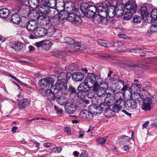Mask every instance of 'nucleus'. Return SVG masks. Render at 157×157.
Listing matches in <instances>:
<instances>
[{"instance_id": "nucleus-1", "label": "nucleus", "mask_w": 157, "mask_h": 157, "mask_svg": "<svg viewBox=\"0 0 157 157\" xmlns=\"http://www.w3.org/2000/svg\"><path fill=\"white\" fill-rule=\"evenodd\" d=\"M54 82L53 79L51 78H47L42 79L39 82V85L44 87H49L51 85V89L45 90L44 88L41 89L39 91L43 96H46L50 101H53L55 99L56 97V94H57L59 92L57 88L58 84L53 86Z\"/></svg>"}, {"instance_id": "nucleus-2", "label": "nucleus", "mask_w": 157, "mask_h": 157, "mask_svg": "<svg viewBox=\"0 0 157 157\" xmlns=\"http://www.w3.org/2000/svg\"><path fill=\"white\" fill-rule=\"evenodd\" d=\"M117 5L116 0H105L101 5L98 6V10L101 12H105L109 17L113 18L116 15L115 5Z\"/></svg>"}, {"instance_id": "nucleus-3", "label": "nucleus", "mask_w": 157, "mask_h": 157, "mask_svg": "<svg viewBox=\"0 0 157 157\" xmlns=\"http://www.w3.org/2000/svg\"><path fill=\"white\" fill-rule=\"evenodd\" d=\"M80 10L84 16L88 17H93L98 10L94 6H90L88 3L82 2L81 4Z\"/></svg>"}, {"instance_id": "nucleus-4", "label": "nucleus", "mask_w": 157, "mask_h": 157, "mask_svg": "<svg viewBox=\"0 0 157 157\" xmlns=\"http://www.w3.org/2000/svg\"><path fill=\"white\" fill-rule=\"evenodd\" d=\"M90 88V84L85 80L84 82L81 83L78 86V92L77 93V95L78 98L83 99L85 97V92L89 91Z\"/></svg>"}, {"instance_id": "nucleus-5", "label": "nucleus", "mask_w": 157, "mask_h": 157, "mask_svg": "<svg viewBox=\"0 0 157 157\" xmlns=\"http://www.w3.org/2000/svg\"><path fill=\"white\" fill-rule=\"evenodd\" d=\"M67 78V75L64 72L59 74L58 77V81L55 84H58V89L59 91H63L67 89V84L65 83Z\"/></svg>"}, {"instance_id": "nucleus-6", "label": "nucleus", "mask_w": 157, "mask_h": 157, "mask_svg": "<svg viewBox=\"0 0 157 157\" xmlns=\"http://www.w3.org/2000/svg\"><path fill=\"white\" fill-rule=\"evenodd\" d=\"M48 2V0H28V2L30 7L33 9H37V11L41 13L40 8H43L45 4Z\"/></svg>"}, {"instance_id": "nucleus-7", "label": "nucleus", "mask_w": 157, "mask_h": 157, "mask_svg": "<svg viewBox=\"0 0 157 157\" xmlns=\"http://www.w3.org/2000/svg\"><path fill=\"white\" fill-rule=\"evenodd\" d=\"M43 8H40L41 13L48 14L51 17L57 15L59 13V11L56 8H49V7L45 4Z\"/></svg>"}, {"instance_id": "nucleus-8", "label": "nucleus", "mask_w": 157, "mask_h": 157, "mask_svg": "<svg viewBox=\"0 0 157 157\" xmlns=\"http://www.w3.org/2000/svg\"><path fill=\"white\" fill-rule=\"evenodd\" d=\"M21 26L23 28L26 27L30 33H33L34 35V32L36 31L38 27V24L36 21H29L27 24L26 23L23 25H21Z\"/></svg>"}, {"instance_id": "nucleus-9", "label": "nucleus", "mask_w": 157, "mask_h": 157, "mask_svg": "<svg viewBox=\"0 0 157 157\" xmlns=\"http://www.w3.org/2000/svg\"><path fill=\"white\" fill-rule=\"evenodd\" d=\"M98 13L99 14H96L94 15L93 17V21L95 24L100 23H103L104 20L106 21V13L105 12H100L98 11Z\"/></svg>"}, {"instance_id": "nucleus-10", "label": "nucleus", "mask_w": 157, "mask_h": 157, "mask_svg": "<svg viewBox=\"0 0 157 157\" xmlns=\"http://www.w3.org/2000/svg\"><path fill=\"white\" fill-rule=\"evenodd\" d=\"M67 20L69 21L77 24H80L82 22V20L80 17L73 12H70Z\"/></svg>"}, {"instance_id": "nucleus-11", "label": "nucleus", "mask_w": 157, "mask_h": 157, "mask_svg": "<svg viewBox=\"0 0 157 157\" xmlns=\"http://www.w3.org/2000/svg\"><path fill=\"white\" fill-rule=\"evenodd\" d=\"M124 6L127 10L136 12L137 6L135 0H128Z\"/></svg>"}, {"instance_id": "nucleus-12", "label": "nucleus", "mask_w": 157, "mask_h": 157, "mask_svg": "<svg viewBox=\"0 0 157 157\" xmlns=\"http://www.w3.org/2000/svg\"><path fill=\"white\" fill-rule=\"evenodd\" d=\"M10 47L16 52H21L25 50V45L21 42L12 43L10 45Z\"/></svg>"}, {"instance_id": "nucleus-13", "label": "nucleus", "mask_w": 157, "mask_h": 157, "mask_svg": "<svg viewBox=\"0 0 157 157\" xmlns=\"http://www.w3.org/2000/svg\"><path fill=\"white\" fill-rule=\"evenodd\" d=\"M151 22L149 23L148 26H149V32L148 31V34L149 33H153L157 32V19H154L152 18Z\"/></svg>"}, {"instance_id": "nucleus-14", "label": "nucleus", "mask_w": 157, "mask_h": 157, "mask_svg": "<svg viewBox=\"0 0 157 157\" xmlns=\"http://www.w3.org/2000/svg\"><path fill=\"white\" fill-rule=\"evenodd\" d=\"M93 113L86 110H84L81 111L80 113L79 116L80 117L90 120L93 117Z\"/></svg>"}, {"instance_id": "nucleus-15", "label": "nucleus", "mask_w": 157, "mask_h": 157, "mask_svg": "<svg viewBox=\"0 0 157 157\" xmlns=\"http://www.w3.org/2000/svg\"><path fill=\"white\" fill-rule=\"evenodd\" d=\"M137 103L136 101L130 99L127 101L124 105L128 110L134 109L137 108Z\"/></svg>"}, {"instance_id": "nucleus-16", "label": "nucleus", "mask_w": 157, "mask_h": 157, "mask_svg": "<svg viewBox=\"0 0 157 157\" xmlns=\"http://www.w3.org/2000/svg\"><path fill=\"white\" fill-rule=\"evenodd\" d=\"M124 6L121 4L115 5L116 15V17H121L123 14L124 9Z\"/></svg>"}, {"instance_id": "nucleus-17", "label": "nucleus", "mask_w": 157, "mask_h": 157, "mask_svg": "<svg viewBox=\"0 0 157 157\" xmlns=\"http://www.w3.org/2000/svg\"><path fill=\"white\" fill-rule=\"evenodd\" d=\"M47 34V30L43 27H39L37 29L36 32H34V35L38 37H43Z\"/></svg>"}, {"instance_id": "nucleus-18", "label": "nucleus", "mask_w": 157, "mask_h": 157, "mask_svg": "<svg viewBox=\"0 0 157 157\" xmlns=\"http://www.w3.org/2000/svg\"><path fill=\"white\" fill-rule=\"evenodd\" d=\"M65 10L69 12L73 11L76 12H78V10L75 7V4L71 2H66L65 4Z\"/></svg>"}, {"instance_id": "nucleus-19", "label": "nucleus", "mask_w": 157, "mask_h": 157, "mask_svg": "<svg viewBox=\"0 0 157 157\" xmlns=\"http://www.w3.org/2000/svg\"><path fill=\"white\" fill-rule=\"evenodd\" d=\"M85 81L88 83H90L93 86L94 83L96 81V77L94 74L92 73H88L87 76L86 77Z\"/></svg>"}, {"instance_id": "nucleus-20", "label": "nucleus", "mask_w": 157, "mask_h": 157, "mask_svg": "<svg viewBox=\"0 0 157 157\" xmlns=\"http://www.w3.org/2000/svg\"><path fill=\"white\" fill-rule=\"evenodd\" d=\"M30 102V100L27 99L25 98L19 101L17 105L18 108L22 109L26 107Z\"/></svg>"}, {"instance_id": "nucleus-21", "label": "nucleus", "mask_w": 157, "mask_h": 157, "mask_svg": "<svg viewBox=\"0 0 157 157\" xmlns=\"http://www.w3.org/2000/svg\"><path fill=\"white\" fill-rule=\"evenodd\" d=\"M69 13V11L63 9L60 11L57 17L62 21L64 19L67 20Z\"/></svg>"}, {"instance_id": "nucleus-22", "label": "nucleus", "mask_w": 157, "mask_h": 157, "mask_svg": "<svg viewBox=\"0 0 157 157\" xmlns=\"http://www.w3.org/2000/svg\"><path fill=\"white\" fill-rule=\"evenodd\" d=\"M56 94H55L56 96L55 99L56 98V101L59 104L62 105H66L68 103V99L67 98L63 96L60 97L58 95H56Z\"/></svg>"}, {"instance_id": "nucleus-23", "label": "nucleus", "mask_w": 157, "mask_h": 157, "mask_svg": "<svg viewBox=\"0 0 157 157\" xmlns=\"http://www.w3.org/2000/svg\"><path fill=\"white\" fill-rule=\"evenodd\" d=\"M72 79L76 81H81L83 79L84 75L81 72H75L72 75Z\"/></svg>"}, {"instance_id": "nucleus-24", "label": "nucleus", "mask_w": 157, "mask_h": 157, "mask_svg": "<svg viewBox=\"0 0 157 157\" xmlns=\"http://www.w3.org/2000/svg\"><path fill=\"white\" fill-rule=\"evenodd\" d=\"M124 103L123 101L121 102H116V104L112 107L113 110L114 112L118 113L121 109L124 106Z\"/></svg>"}, {"instance_id": "nucleus-25", "label": "nucleus", "mask_w": 157, "mask_h": 157, "mask_svg": "<svg viewBox=\"0 0 157 157\" xmlns=\"http://www.w3.org/2000/svg\"><path fill=\"white\" fill-rule=\"evenodd\" d=\"M64 108L66 113L69 114L73 113L76 110L75 106L73 104L70 105H66L65 106Z\"/></svg>"}, {"instance_id": "nucleus-26", "label": "nucleus", "mask_w": 157, "mask_h": 157, "mask_svg": "<svg viewBox=\"0 0 157 157\" xmlns=\"http://www.w3.org/2000/svg\"><path fill=\"white\" fill-rule=\"evenodd\" d=\"M124 96V94L122 92H117L114 96V98L116 102H121L123 101V102L124 103V101L123 100V98Z\"/></svg>"}, {"instance_id": "nucleus-27", "label": "nucleus", "mask_w": 157, "mask_h": 157, "mask_svg": "<svg viewBox=\"0 0 157 157\" xmlns=\"http://www.w3.org/2000/svg\"><path fill=\"white\" fill-rule=\"evenodd\" d=\"M130 140L129 137L123 136L119 138L118 140V142L121 144L123 145H126L127 143H129Z\"/></svg>"}, {"instance_id": "nucleus-28", "label": "nucleus", "mask_w": 157, "mask_h": 157, "mask_svg": "<svg viewBox=\"0 0 157 157\" xmlns=\"http://www.w3.org/2000/svg\"><path fill=\"white\" fill-rule=\"evenodd\" d=\"M141 14L143 19L145 22L147 21V8L144 6L141 7L140 9Z\"/></svg>"}, {"instance_id": "nucleus-29", "label": "nucleus", "mask_w": 157, "mask_h": 157, "mask_svg": "<svg viewBox=\"0 0 157 157\" xmlns=\"http://www.w3.org/2000/svg\"><path fill=\"white\" fill-rule=\"evenodd\" d=\"M61 21L58 17H51L49 19V23L53 26L59 25Z\"/></svg>"}, {"instance_id": "nucleus-30", "label": "nucleus", "mask_w": 157, "mask_h": 157, "mask_svg": "<svg viewBox=\"0 0 157 157\" xmlns=\"http://www.w3.org/2000/svg\"><path fill=\"white\" fill-rule=\"evenodd\" d=\"M131 99L136 101L138 103H140L141 99L140 95L137 92H134L130 96Z\"/></svg>"}, {"instance_id": "nucleus-31", "label": "nucleus", "mask_w": 157, "mask_h": 157, "mask_svg": "<svg viewBox=\"0 0 157 157\" xmlns=\"http://www.w3.org/2000/svg\"><path fill=\"white\" fill-rule=\"evenodd\" d=\"M11 21L14 24H17L20 21L19 15L17 13L13 14L11 17Z\"/></svg>"}, {"instance_id": "nucleus-32", "label": "nucleus", "mask_w": 157, "mask_h": 157, "mask_svg": "<svg viewBox=\"0 0 157 157\" xmlns=\"http://www.w3.org/2000/svg\"><path fill=\"white\" fill-rule=\"evenodd\" d=\"M64 40L65 43L67 44L68 45H69L68 46L70 47L72 49L73 48V45L76 43L75 42L74 39L71 37H66L64 38Z\"/></svg>"}, {"instance_id": "nucleus-33", "label": "nucleus", "mask_w": 157, "mask_h": 157, "mask_svg": "<svg viewBox=\"0 0 157 157\" xmlns=\"http://www.w3.org/2000/svg\"><path fill=\"white\" fill-rule=\"evenodd\" d=\"M104 83V82L101 78H96V81L93 85L94 90L97 91L99 88V86Z\"/></svg>"}, {"instance_id": "nucleus-34", "label": "nucleus", "mask_w": 157, "mask_h": 157, "mask_svg": "<svg viewBox=\"0 0 157 157\" xmlns=\"http://www.w3.org/2000/svg\"><path fill=\"white\" fill-rule=\"evenodd\" d=\"M42 47L45 50H48L51 48L52 45V42L48 40H43Z\"/></svg>"}, {"instance_id": "nucleus-35", "label": "nucleus", "mask_w": 157, "mask_h": 157, "mask_svg": "<svg viewBox=\"0 0 157 157\" xmlns=\"http://www.w3.org/2000/svg\"><path fill=\"white\" fill-rule=\"evenodd\" d=\"M10 11L6 8L0 10V17L2 18H6L9 14Z\"/></svg>"}, {"instance_id": "nucleus-36", "label": "nucleus", "mask_w": 157, "mask_h": 157, "mask_svg": "<svg viewBox=\"0 0 157 157\" xmlns=\"http://www.w3.org/2000/svg\"><path fill=\"white\" fill-rule=\"evenodd\" d=\"M20 11H22L24 14H28L30 11L29 7L25 4H22L20 8Z\"/></svg>"}, {"instance_id": "nucleus-37", "label": "nucleus", "mask_w": 157, "mask_h": 157, "mask_svg": "<svg viewBox=\"0 0 157 157\" xmlns=\"http://www.w3.org/2000/svg\"><path fill=\"white\" fill-rule=\"evenodd\" d=\"M136 12H133L130 10H127L125 12L124 15L123 17L124 19L125 20H129L131 19L133 16V13H135Z\"/></svg>"}, {"instance_id": "nucleus-38", "label": "nucleus", "mask_w": 157, "mask_h": 157, "mask_svg": "<svg viewBox=\"0 0 157 157\" xmlns=\"http://www.w3.org/2000/svg\"><path fill=\"white\" fill-rule=\"evenodd\" d=\"M97 42L99 45L105 47L111 46V45L109 44V42L107 40L98 39L97 40Z\"/></svg>"}, {"instance_id": "nucleus-39", "label": "nucleus", "mask_w": 157, "mask_h": 157, "mask_svg": "<svg viewBox=\"0 0 157 157\" xmlns=\"http://www.w3.org/2000/svg\"><path fill=\"white\" fill-rule=\"evenodd\" d=\"M105 91V88L101 87L99 88L98 90L95 91H97V94L98 97H103L106 95Z\"/></svg>"}, {"instance_id": "nucleus-40", "label": "nucleus", "mask_w": 157, "mask_h": 157, "mask_svg": "<svg viewBox=\"0 0 157 157\" xmlns=\"http://www.w3.org/2000/svg\"><path fill=\"white\" fill-rule=\"evenodd\" d=\"M148 96L149 97H151V94H148ZM154 98L153 97L149 98L148 97V110H150L151 109V108L153 106L151 105L154 104L153 100Z\"/></svg>"}, {"instance_id": "nucleus-41", "label": "nucleus", "mask_w": 157, "mask_h": 157, "mask_svg": "<svg viewBox=\"0 0 157 157\" xmlns=\"http://www.w3.org/2000/svg\"><path fill=\"white\" fill-rule=\"evenodd\" d=\"M56 8H63L64 9L65 2H64L63 0H57L56 1Z\"/></svg>"}, {"instance_id": "nucleus-42", "label": "nucleus", "mask_w": 157, "mask_h": 157, "mask_svg": "<svg viewBox=\"0 0 157 157\" xmlns=\"http://www.w3.org/2000/svg\"><path fill=\"white\" fill-rule=\"evenodd\" d=\"M47 6H48L49 8H56V1L55 0H51L49 1L48 0V2L46 4Z\"/></svg>"}, {"instance_id": "nucleus-43", "label": "nucleus", "mask_w": 157, "mask_h": 157, "mask_svg": "<svg viewBox=\"0 0 157 157\" xmlns=\"http://www.w3.org/2000/svg\"><path fill=\"white\" fill-rule=\"evenodd\" d=\"M141 108L142 109L147 111V97H146L143 100V102L141 104Z\"/></svg>"}, {"instance_id": "nucleus-44", "label": "nucleus", "mask_w": 157, "mask_h": 157, "mask_svg": "<svg viewBox=\"0 0 157 157\" xmlns=\"http://www.w3.org/2000/svg\"><path fill=\"white\" fill-rule=\"evenodd\" d=\"M73 48H75L76 49L84 50L86 49V47L85 45H81L80 43H76L73 45Z\"/></svg>"}, {"instance_id": "nucleus-45", "label": "nucleus", "mask_w": 157, "mask_h": 157, "mask_svg": "<svg viewBox=\"0 0 157 157\" xmlns=\"http://www.w3.org/2000/svg\"><path fill=\"white\" fill-rule=\"evenodd\" d=\"M108 137V136H106L103 138L98 137L96 141L98 144H103L105 142Z\"/></svg>"}, {"instance_id": "nucleus-46", "label": "nucleus", "mask_w": 157, "mask_h": 157, "mask_svg": "<svg viewBox=\"0 0 157 157\" xmlns=\"http://www.w3.org/2000/svg\"><path fill=\"white\" fill-rule=\"evenodd\" d=\"M146 50V48L142 49L141 48H135L131 49L130 50V52L135 53H136L137 52H139L140 53L144 52H147Z\"/></svg>"}, {"instance_id": "nucleus-47", "label": "nucleus", "mask_w": 157, "mask_h": 157, "mask_svg": "<svg viewBox=\"0 0 157 157\" xmlns=\"http://www.w3.org/2000/svg\"><path fill=\"white\" fill-rule=\"evenodd\" d=\"M142 20V18L140 16L135 15L133 18V22L137 24L140 23Z\"/></svg>"}, {"instance_id": "nucleus-48", "label": "nucleus", "mask_w": 157, "mask_h": 157, "mask_svg": "<svg viewBox=\"0 0 157 157\" xmlns=\"http://www.w3.org/2000/svg\"><path fill=\"white\" fill-rule=\"evenodd\" d=\"M55 32V30L54 28H49L48 31H47V35L49 37L52 36H54Z\"/></svg>"}, {"instance_id": "nucleus-49", "label": "nucleus", "mask_w": 157, "mask_h": 157, "mask_svg": "<svg viewBox=\"0 0 157 157\" xmlns=\"http://www.w3.org/2000/svg\"><path fill=\"white\" fill-rule=\"evenodd\" d=\"M78 66L75 63H73L68 67V70L70 71H75L77 69Z\"/></svg>"}, {"instance_id": "nucleus-50", "label": "nucleus", "mask_w": 157, "mask_h": 157, "mask_svg": "<svg viewBox=\"0 0 157 157\" xmlns=\"http://www.w3.org/2000/svg\"><path fill=\"white\" fill-rule=\"evenodd\" d=\"M131 90V88L130 87L128 86V85H123V87L121 89V91L124 94V95L125 94V92L127 90H128L130 92Z\"/></svg>"}, {"instance_id": "nucleus-51", "label": "nucleus", "mask_w": 157, "mask_h": 157, "mask_svg": "<svg viewBox=\"0 0 157 157\" xmlns=\"http://www.w3.org/2000/svg\"><path fill=\"white\" fill-rule=\"evenodd\" d=\"M54 52L55 54L54 55L57 57H59V56H61L63 55L64 53L61 50L58 49H55V51H54Z\"/></svg>"}, {"instance_id": "nucleus-52", "label": "nucleus", "mask_w": 157, "mask_h": 157, "mask_svg": "<svg viewBox=\"0 0 157 157\" xmlns=\"http://www.w3.org/2000/svg\"><path fill=\"white\" fill-rule=\"evenodd\" d=\"M62 148L60 147H53L52 149V151L54 153H58L61 151L62 150Z\"/></svg>"}, {"instance_id": "nucleus-53", "label": "nucleus", "mask_w": 157, "mask_h": 157, "mask_svg": "<svg viewBox=\"0 0 157 157\" xmlns=\"http://www.w3.org/2000/svg\"><path fill=\"white\" fill-rule=\"evenodd\" d=\"M54 109L58 114H61L62 113V109L56 105L54 106Z\"/></svg>"}, {"instance_id": "nucleus-54", "label": "nucleus", "mask_w": 157, "mask_h": 157, "mask_svg": "<svg viewBox=\"0 0 157 157\" xmlns=\"http://www.w3.org/2000/svg\"><path fill=\"white\" fill-rule=\"evenodd\" d=\"M117 50L118 52H124L127 51V49L123 45L118 47L117 48Z\"/></svg>"}, {"instance_id": "nucleus-55", "label": "nucleus", "mask_w": 157, "mask_h": 157, "mask_svg": "<svg viewBox=\"0 0 157 157\" xmlns=\"http://www.w3.org/2000/svg\"><path fill=\"white\" fill-rule=\"evenodd\" d=\"M68 91L71 93H76V91L75 87L71 85L69 86Z\"/></svg>"}, {"instance_id": "nucleus-56", "label": "nucleus", "mask_w": 157, "mask_h": 157, "mask_svg": "<svg viewBox=\"0 0 157 157\" xmlns=\"http://www.w3.org/2000/svg\"><path fill=\"white\" fill-rule=\"evenodd\" d=\"M105 103H102L100 105L99 107L98 108V109L101 111L99 113L102 112V111L104 109V108L105 107Z\"/></svg>"}, {"instance_id": "nucleus-57", "label": "nucleus", "mask_w": 157, "mask_h": 157, "mask_svg": "<svg viewBox=\"0 0 157 157\" xmlns=\"http://www.w3.org/2000/svg\"><path fill=\"white\" fill-rule=\"evenodd\" d=\"M88 153L86 150H83L80 155V157H89L88 156Z\"/></svg>"}, {"instance_id": "nucleus-58", "label": "nucleus", "mask_w": 157, "mask_h": 157, "mask_svg": "<svg viewBox=\"0 0 157 157\" xmlns=\"http://www.w3.org/2000/svg\"><path fill=\"white\" fill-rule=\"evenodd\" d=\"M87 97L90 98H93L94 96V93L93 92H89L87 94Z\"/></svg>"}, {"instance_id": "nucleus-59", "label": "nucleus", "mask_w": 157, "mask_h": 157, "mask_svg": "<svg viewBox=\"0 0 157 157\" xmlns=\"http://www.w3.org/2000/svg\"><path fill=\"white\" fill-rule=\"evenodd\" d=\"M124 145V146L122 147V149L123 151H128L130 149V148L128 145H126V144Z\"/></svg>"}, {"instance_id": "nucleus-60", "label": "nucleus", "mask_w": 157, "mask_h": 157, "mask_svg": "<svg viewBox=\"0 0 157 157\" xmlns=\"http://www.w3.org/2000/svg\"><path fill=\"white\" fill-rule=\"evenodd\" d=\"M9 75L13 79H14L17 82L21 83L22 82L19 79L16 78V77H15L13 75H12L11 74H10Z\"/></svg>"}, {"instance_id": "nucleus-61", "label": "nucleus", "mask_w": 157, "mask_h": 157, "mask_svg": "<svg viewBox=\"0 0 157 157\" xmlns=\"http://www.w3.org/2000/svg\"><path fill=\"white\" fill-rule=\"evenodd\" d=\"M43 44V41L36 42L35 43V45L38 48L40 47L41 46L42 47Z\"/></svg>"}, {"instance_id": "nucleus-62", "label": "nucleus", "mask_w": 157, "mask_h": 157, "mask_svg": "<svg viewBox=\"0 0 157 157\" xmlns=\"http://www.w3.org/2000/svg\"><path fill=\"white\" fill-rule=\"evenodd\" d=\"M64 130L68 134L70 135L71 134V129L67 127H65Z\"/></svg>"}, {"instance_id": "nucleus-63", "label": "nucleus", "mask_w": 157, "mask_h": 157, "mask_svg": "<svg viewBox=\"0 0 157 157\" xmlns=\"http://www.w3.org/2000/svg\"><path fill=\"white\" fill-rule=\"evenodd\" d=\"M118 37L120 38L127 39L128 37L127 36L124 34H119L118 35Z\"/></svg>"}, {"instance_id": "nucleus-64", "label": "nucleus", "mask_w": 157, "mask_h": 157, "mask_svg": "<svg viewBox=\"0 0 157 157\" xmlns=\"http://www.w3.org/2000/svg\"><path fill=\"white\" fill-rule=\"evenodd\" d=\"M79 138H82L83 136L84 133V132L83 130H80L79 131Z\"/></svg>"}]
</instances>
